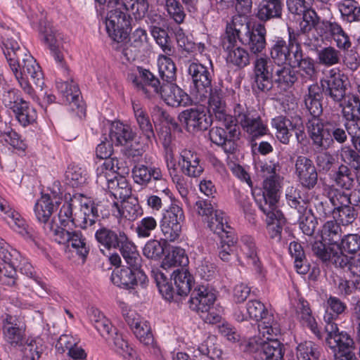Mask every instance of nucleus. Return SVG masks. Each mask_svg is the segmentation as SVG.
Here are the masks:
<instances>
[{"instance_id":"6ab92c4d","label":"nucleus","mask_w":360,"mask_h":360,"mask_svg":"<svg viewBox=\"0 0 360 360\" xmlns=\"http://www.w3.org/2000/svg\"><path fill=\"white\" fill-rule=\"evenodd\" d=\"M237 247L247 259L248 264L252 266L253 270L257 276L264 278L266 271L259 259L258 248L254 238L248 235L241 236L240 240H237Z\"/></svg>"},{"instance_id":"0eeeda50","label":"nucleus","mask_w":360,"mask_h":360,"mask_svg":"<svg viewBox=\"0 0 360 360\" xmlns=\"http://www.w3.org/2000/svg\"><path fill=\"white\" fill-rule=\"evenodd\" d=\"M302 18L299 23V30H295L291 27H288V32L290 34V40L295 43H300L307 46L309 49H316L319 46V38L309 37V32L313 28L316 29L319 22V17L315 11L308 9L302 12Z\"/></svg>"},{"instance_id":"3c124183","label":"nucleus","mask_w":360,"mask_h":360,"mask_svg":"<svg viewBox=\"0 0 360 360\" xmlns=\"http://www.w3.org/2000/svg\"><path fill=\"white\" fill-rule=\"evenodd\" d=\"M14 116L18 123L23 127L34 124L37 119V112L29 102L25 101L13 112Z\"/></svg>"},{"instance_id":"f8f14e48","label":"nucleus","mask_w":360,"mask_h":360,"mask_svg":"<svg viewBox=\"0 0 360 360\" xmlns=\"http://www.w3.org/2000/svg\"><path fill=\"white\" fill-rule=\"evenodd\" d=\"M184 219L181 207L172 202L163 213L160 221V226L165 241L174 242L179 238Z\"/></svg>"},{"instance_id":"a878e982","label":"nucleus","mask_w":360,"mask_h":360,"mask_svg":"<svg viewBox=\"0 0 360 360\" xmlns=\"http://www.w3.org/2000/svg\"><path fill=\"white\" fill-rule=\"evenodd\" d=\"M269 60L266 57H257L254 61L253 72L256 86L263 92L272 89V77L274 73L269 70Z\"/></svg>"},{"instance_id":"aec40b11","label":"nucleus","mask_w":360,"mask_h":360,"mask_svg":"<svg viewBox=\"0 0 360 360\" xmlns=\"http://www.w3.org/2000/svg\"><path fill=\"white\" fill-rule=\"evenodd\" d=\"M291 67H297L296 71L298 82L306 84L316 79L317 71L314 59L309 56L304 57L302 48L297 47L294 53Z\"/></svg>"},{"instance_id":"4be33fe9","label":"nucleus","mask_w":360,"mask_h":360,"mask_svg":"<svg viewBox=\"0 0 360 360\" xmlns=\"http://www.w3.org/2000/svg\"><path fill=\"white\" fill-rule=\"evenodd\" d=\"M325 330L327 333L326 343L333 354L350 349L354 346V342L351 336L345 331H340L337 324H326Z\"/></svg>"},{"instance_id":"1a4fd4ad","label":"nucleus","mask_w":360,"mask_h":360,"mask_svg":"<svg viewBox=\"0 0 360 360\" xmlns=\"http://www.w3.org/2000/svg\"><path fill=\"white\" fill-rule=\"evenodd\" d=\"M246 310L249 319L261 321L258 325V330L263 337L265 336V334L279 335L281 333L279 323L274 315L269 313L264 304L260 301L257 300L248 301L246 304Z\"/></svg>"},{"instance_id":"4468645a","label":"nucleus","mask_w":360,"mask_h":360,"mask_svg":"<svg viewBox=\"0 0 360 360\" xmlns=\"http://www.w3.org/2000/svg\"><path fill=\"white\" fill-rule=\"evenodd\" d=\"M329 117L323 120L315 117L308 120L307 129L313 146L320 150H326L332 146L329 129Z\"/></svg>"},{"instance_id":"b1692460","label":"nucleus","mask_w":360,"mask_h":360,"mask_svg":"<svg viewBox=\"0 0 360 360\" xmlns=\"http://www.w3.org/2000/svg\"><path fill=\"white\" fill-rule=\"evenodd\" d=\"M246 32L240 39L242 44L246 46L253 54L262 53L266 48V30L264 25L258 24L252 29L245 27Z\"/></svg>"},{"instance_id":"393cba45","label":"nucleus","mask_w":360,"mask_h":360,"mask_svg":"<svg viewBox=\"0 0 360 360\" xmlns=\"http://www.w3.org/2000/svg\"><path fill=\"white\" fill-rule=\"evenodd\" d=\"M132 177L135 183L141 186H147L152 181L158 182L162 188L166 184L160 168L154 166L148 167L143 164L134 165L132 169ZM161 191H164L165 189L162 188Z\"/></svg>"},{"instance_id":"13d9d810","label":"nucleus","mask_w":360,"mask_h":360,"mask_svg":"<svg viewBox=\"0 0 360 360\" xmlns=\"http://www.w3.org/2000/svg\"><path fill=\"white\" fill-rule=\"evenodd\" d=\"M67 184L72 187L82 186L86 184L87 173L85 169L75 164H70L65 173Z\"/></svg>"},{"instance_id":"72a5a7b5","label":"nucleus","mask_w":360,"mask_h":360,"mask_svg":"<svg viewBox=\"0 0 360 360\" xmlns=\"http://www.w3.org/2000/svg\"><path fill=\"white\" fill-rule=\"evenodd\" d=\"M207 98L209 112L214 115L216 120L226 122L228 117H233L227 113L226 102L220 90L212 88Z\"/></svg>"},{"instance_id":"774afa93","label":"nucleus","mask_w":360,"mask_h":360,"mask_svg":"<svg viewBox=\"0 0 360 360\" xmlns=\"http://www.w3.org/2000/svg\"><path fill=\"white\" fill-rule=\"evenodd\" d=\"M298 360H318L321 356L319 347L311 341H305L297 346Z\"/></svg>"},{"instance_id":"864d4df0","label":"nucleus","mask_w":360,"mask_h":360,"mask_svg":"<svg viewBox=\"0 0 360 360\" xmlns=\"http://www.w3.org/2000/svg\"><path fill=\"white\" fill-rule=\"evenodd\" d=\"M172 276L176 288V294L180 296L187 295L191 290L193 283V277L190 273L181 268L174 271Z\"/></svg>"},{"instance_id":"37998d69","label":"nucleus","mask_w":360,"mask_h":360,"mask_svg":"<svg viewBox=\"0 0 360 360\" xmlns=\"http://www.w3.org/2000/svg\"><path fill=\"white\" fill-rule=\"evenodd\" d=\"M252 195L259 210L266 215V218L271 219L276 214L281 216L282 212L278 209V200L260 191L258 193L253 192Z\"/></svg>"},{"instance_id":"58836bf2","label":"nucleus","mask_w":360,"mask_h":360,"mask_svg":"<svg viewBox=\"0 0 360 360\" xmlns=\"http://www.w3.org/2000/svg\"><path fill=\"white\" fill-rule=\"evenodd\" d=\"M274 72L272 83L274 82L278 88L287 90L298 81L296 71L290 65H278Z\"/></svg>"},{"instance_id":"79ce46f5","label":"nucleus","mask_w":360,"mask_h":360,"mask_svg":"<svg viewBox=\"0 0 360 360\" xmlns=\"http://www.w3.org/2000/svg\"><path fill=\"white\" fill-rule=\"evenodd\" d=\"M293 123V119L290 120L284 115H278L271 119V125L275 129V135L277 139L283 144H288L292 136L290 129Z\"/></svg>"},{"instance_id":"4d7b16f0","label":"nucleus","mask_w":360,"mask_h":360,"mask_svg":"<svg viewBox=\"0 0 360 360\" xmlns=\"http://www.w3.org/2000/svg\"><path fill=\"white\" fill-rule=\"evenodd\" d=\"M358 192L352 191L350 194L338 189H330L328 195L330 204L333 207H340L350 204H356L359 200H356Z\"/></svg>"},{"instance_id":"052dcab7","label":"nucleus","mask_w":360,"mask_h":360,"mask_svg":"<svg viewBox=\"0 0 360 360\" xmlns=\"http://www.w3.org/2000/svg\"><path fill=\"white\" fill-rule=\"evenodd\" d=\"M149 8L148 0H125L122 10L126 13H131L136 20H142L146 17Z\"/></svg>"},{"instance_id":"9b49d317","label":"nucleus","mask_w":360,"mask_h":360,"mask_svg":"<svg viewBox=\"0 0 360 360\" xmlns=\"http://www.w3.org/2000/svg\"><path fill=\"white\" fill-rule=\"evenodd\" d=\"M20 253L6 244L0 238V283L8 286H14L17 281L16 266Z\"/></svg>"},{"instance_id":"603ef678","label":"nucleus","mask_w":360,"mask_h":360,"mask_svg":"<svg viewBox=\"0 0 360 360\" xmlns=\"http://www.w3.org/2000/svg\"><path fill=\"white\" fill-rule=\"evenodd\" d=\"M226 60L229 65L243 69L250 63L249 52L244 48L237 46L226 51Z\"/></svg>"},{"instance_id":"f257e3e1","label":"nucleus","mask_w":360,"mask_h":360,"mask_svg":"<svg viewBox=\"0 0 360 360\" xmlns=\"http://www.w3.org/2000/svg\"><path fill=\"white\" fill-rule=\"evenodd\" d=\"M127 266L116 267L112 272L110 279L117 286L134 289L136 286L145 287L148 278L141 269V257L136 248L123 255Z\"/></svg>"},{"instance_id":"c85d7f7f","label":"nucleus","mask_w":360,"mask_h":360,"mask_svg":"<svg viewBox=\"0 0 360 360\" xmlns=\"http://www.w3.org/2000/svg\"><path fill=\"white\" fill-rule=\"evenodd\" d=\"M323 99V95L320 91L319 83L315 82L307 86V90L303 95V102L306 110L312 118H320L319 117L322 115Z\"/></svg>"},{"instance_id":"338daca9","label":"nucleus","mask_w":360,"mask_h":360,"mask_svg":"<svg viewBox=\"0 0 360 360\" xmlns=\"http://www.w3.org/2000/svg\"><path fill=\"white\" fill-rule=\"evenodd\" d=\"M70 236V240H68L67 246H71L78 255L82 259H86L89 252V247L86 243L85 237L79 231H71Z\"/></svg>"},{"instance_id":"8fccbe9b","label":"nucleus","mask_w":360,"mask_h":360,"mask_svg":"<svg viewBox=\"0 0 360 360\" xmlns=\"http://www.w3.org/2000/svg\"><path fill=\"white\" fill-rule=\"evenodd\" d=\"M338 8L343 21L353 22L360 20V5L355 0H342L338 3Z\"/></svg>"},{"instance_id":"69168bd1","label":"nucleus","mask_w":360,"mask_h":360,"mask_svg":"<svg viewBox=\"0 0 360 360\" xmlns=\"http://www.w3.org/2000/svg\"><path fill=\"white\" fill-rule=\"evenodd\" d=\"M63 227L58 226L56 217H53L52 224H46L44 230L56 243L67 245L68 240H70L71 231H67Z\"/></svg>"},{"instance_id":"412c9836","label":"nucleus","mask_w":360,"mask_h":360,"mask_svg":"<svg viewBox=\"0 0 360 360\" xmlns=\"http://www.w3.org/2000/svg\"><path fill=\"white\" fill-rule=\"evenodd\" d=\"M158 96L169 106L186 107L191 104L190 96L174 82L162 84V90Z\"/></svg>"},{"instance_id":"e433bc0d","label":"nucleus","mask_w":360,"mask_h":360,"mask_svg":"<svg viewBox=\"0 0 360 360\" xmlns=\"http://www.w3.org/2000/svg\"><path fill=\"white\" fill-rule=\"evenodd\" d=\"M132 108L141 134L148 141H152L155 139V133L146 108L140 103L134 101L132 102Z\"/></svg>"},{"instance_id":"a18cd8bd","label":"nucleus","mask_w":360,"mask_h":360,"mask_svg":"<svg viewBox=\"0 0 360 360\" xmlns=\"http://www.w3.org/2000/svg\"><path fill=\"white\" fill-rule=\"evenodd\" d=\"M113 205L117 208V216L129 221L136 220L142 214L141 207L135 198L129 197L122 200L120 207L117 202H114Z\"/></svg>"},{"instance_id":"9d476101","label":"nucleus","mask_w":360,"mask_h":360,"mask_svg":"<svg viewBox=\"0 0 360 360\" xmlns=\"http://www.w3.org/2000/svg\"><path fill=\"white\" fill-rule=\"evenodd\" d=\"M94 236L99 246L108 250L119 249L121 255L136 248L127 234L122 231H113L101 226L96 231Z\"/></svg>"},{"instance_id":"473e14b6","label":"nucleus","mask_w":360,"mask_h":360,"mask_svg":"<svg viewBox=\"0 0 360 360\" xmlns=\"http://www.w3.org/2000/svg\"><path fill=\"white\" fill-rule=\"evenodd\" d=\"M19 72L25 77H30L33 82L37 86L42 87L44 82V74L37 60L29 53H26L20 58Z\"/></svg>"},{"instance_id":"423d86ee","label":"nucleus","mask_w":360,"mask_h":360,"mask_svg":"<svg viewBox=\"0 0 360 360\" xmlns=\"http://www.w3.org/2000/svg\"><path fill=\"white\" fill-rule=\"evenodd\" d=\"M278 335L265 334L266 340L258 342L251 340L248 345V350L252 354L254 360H283V345L274 338Z\"/></svg>"},{"instance_id":"6e6552de","label":"nucleus","mask_w":360,"mask_h":360,"mask_svg":"<svg viewBox=\"0 0 360 360\" xmlns=\"http://www.w3.org/2000/svg\"><path fill=\"white\" fill-rule=\"evenodd\" d=\"M188 75L191 78L192 91L199 101H204L208 97L212 88L213 70L198 62H192L188 67Z\"/></svg>"},{"instance_id":"2f4dec72","label":"nucleus","mask_w":360,"mask_h":360,"mask_svg":"<svg viewBox=\"0 0 360 360\" xmlns=\"http://www.w3.org/2000/svg\"><path fill=\"white\" fill-rule=\"evenodd\" d=\"M58 202H53L48 194L42 195L34 205V212L37 221L43 225L45 229L46 224H52V215L53 211L57 209Z\"/></svg>"},{"instance_id":"bf43d9fd","label":"nucleus","mask_w":360,"mask_h":360,"mask_svg":"<svg viewBox=\"0 0 360 360\" xmlns=\"http://www.w3.org/2000/svg\"><path fill=\"white\" fill-rule=\"evenodd\" d=\"M219 244V257L224 262H229L237 246V236L235 233L221 236Z\"/></svg>"},{"instance_id":"7c9ffc66","label":"nucleus","mask_w":360,"mask_h":360,"mask_svg":"<svg viewBox=\"0 0 360 360\" xmlns=\"http://www.w3.org/2000/svg\"><path fill=\"white\" fill-rule=\"evenodd\" d=\"M222 349L214 336H210L194 349V360H221Z\"/></svg>"},{"instance_id":"20e7f679","label":"nucleus","mask_w":360,"mask_h":360,"mask_svg":"<svg viewBox=\"0 0 360 360\" xmlns=\"http://www.w3.org/2000/svg\"><path fill=\"white\" fill-rule=\"evenodd\" d=\"M347 79L340 69H330L319 81L320 91L327 98L340 103L345 98Z\"/></svg>"},{"instance_id":"c756f323","label":"nucleus","mask_w":360,"mask_h":360,"mask_svg":"<svg viewBox=\"0 0 360 360\" xmlns=\"http://www.w3.org/2000/svg\"><path fill=\"white\" fill-rule=\"evenodd\" d=\"M179 165L181 172L189 177H198L204 170L199 155L191 150L184 149L181 152Z\"/></svg>"},{"instance_id":"ea45409f","label":"nucleus","mask_w":360,"mask_h":360,"mask_svg":"<svg viewBox=\"0 0 360 360\" xmlns=\"http://www.w3.org/2000/svg\"><path fill=\"white\" fill-rule=\"evenodd\" d=\"M12 317H7L3 326V334L4 340L13 347L22 346L25 340V332L11 321Z\"/></svg>"},{"instance_id":"bb28decb","label":"nucleus","mask_w":360,"mask_h":360,"mask_svg":"<svg viewBox=\"0 0 360 360\" xmlns=\"http://www.w3.org/2000/svg\"><path fill=\"white\" fill-rule=\"evenodd\" d=\"M338 103L345 120V129L360 124V99L357 96H345L344 100Z\"/></svg>"},{"instance_id":"7ed1b4c3","label":"nucleus","mask_w":360,"mask_h":360,"mask_svg":"<svg viewBox=\"0 0 360 360\" xmlns=\"http://www.w3.org/2000/svg\"><path fill=\"white\" fill-rule=\"evenodd\" d=\"M215 300L216 295L213 290L207 285H200L191 292L189 307L199 314L205 323L214 324L221 320V316L213 307Z\"/></svg>"},{"instance_id":"c03bdc74","label":"nucleus","mask_w":360,"mask_h":360,"mask_svg":"<svg viewBox=\"0 0 360 360\" xmlns=\"http://www.w3.org/2000/svg\"><path fill=\"white\" fill-rule=\"evenodd\" d=\"M209 229L219 237L235 233L229 225L226 214L220 210H215L214 213L207 220Z\"/></svg>"},{"instance_id":"4c0bfd02","label":"nucleus","mask_w":360,"mask_h":360,"mask_svg":"<svg viewBox=\"0 0 360 360\" xmlns=\"http://www.w3.org/2000/svg\"><path fill=\"white\" fill-rule=\"evenodd\" d=\"M4 46V53L9 67L16 70V67H20V58L28 53L27 50L21 47L18 41L13 38H7Z\"/></svg>"},{"instance_id":"09e8293b","label":"nucleus","mask_w":360,"mask_h":360,"mask_svg":"<svg viewBox=\"0 0 360 360\" xmlns=\"http://www.w3.org/2000/svg\"><path fill=\"white\" fill-rule=\"evenodd\" d=\"M165 27L166 24L158 27L150 28V32L162 52L167 55L173 56L175 53V48L172 46V40Z\"/></svg>"},{"instance_id":"f704fd0d","label":"nucleus","mask_w":360,"mask_h":360,"mask_svg":"<svg viewBox=\"0 0 360 360\" xmlns=\"http://www.w3.org/2000/svg\"><path fill=\"white\" fill-rule=\"evenodd\" d=\"M283 6V0H262L258 5L257 16L262 21L281 18Z\"/></svg>"},{"instance_id":"de8ad7c7","label":"nucleus","mask_w":360,"mask_h":360,"mask_svg":"<svg viewBox=\"0 0 360 360\" xmlns=\"http://www.w3.org/2000/svg\"><path fill=\"white\" fill-rule=\"evenodd\" d=\"M327 309L323 316L326 324H336L334 321L347 309V304L340 298L330 295L327 301Z\"/></svg>"},{"instance_id":"5701e85b","label":"nucleus","mask_w":360,"mask_h":360,"mask_svg":"<svg viewBox=\"0 0 360 360\" xmlns=\"http://www.w3.org/2000/svg\"><path fill=\"white\" fill-rule=\"evenodd\" d=\"M41 34L44 42L48 46L56 62L65 72L68 73V69L64 62L63 54L60 51L63 39L61 34L52 26L48 25L45 26L44 30H41Z\"/></svg>"},{"instance_id":"c9c22d12","label":"nucleus","mask_w":360,"mask_h":360,"mask_svg":"<svg viewBox=\"0 0 360 360\" xmlns=\"http://www.w3.org/2000/svg\"><path fill=\"white\" fill-rule=\"evenodd\" d=\"M285 198L288 205L295 209L298 213H304L310 200L308 192L304 189L288 187L286 189Z\"/></svg>"},{"instance_id":"e2e57ef3","label":"nucleus","mask_w":360,"mask_h":360,"mask_svg":"<svg viewBox=\"0 0 360 360\" xmlns=\"http://www.w3.org/2000/svg\"><path fill=\"white\" fill-rule=\"evenodd\" d=\"M316 50L319 63L323 66L330 67L338 64L340 61V51L333 46H328L319 50L317 48Z\"/></svg>"},{"instance_id":"6e6d98bb","label":"nucleus","mask_w":360,"mask_h":360,"mask_svg":"<svg viewBox=\"0 0 360 360\" xmlns=\"http://www.w3.org/2000/svg\"><path fill=\"white\" fill-rule=\"evenodd\" d=\"M57 87L65 98L66 102L72 103L74 105L79 108L80 91L78 85L72 79L65 82H58Z\"/></svg>"},{"instance_id":"f03ea898","label":"nucleus","mask_w":360,"mask_h":360,"mask_svg":"<svg viewBox=\"0 0 360 360\" xmlns=\"http://www.w3.org/2000/svg\"><path fill=\"white\" fill-rule=\"evenodd\" d=\"M100 5L107 4L111 8L105 19L106 31L112 41H122L128 37V30L130 22L132 21L131 15L122 10L125 0H95Z\"/></svg>"},{"instance_id":"680f3d73","label":"nucleus","mask_w":360,"mask_h":360,"mask_svg":"<svg viewBox=\"0 0 360 360\" xmlns=\"http://www.w3.org/2000/svg\"><path fill=\"white\" fill-rule=\"evenodd\" d=\"M289 252L295 259V267L297 273L306 274L309 270V265L302 245L297 242H291L289 245Z\"/></svg>"},{"instance_id":"49530a36","label":"nucleus","mask_w":360,"mask_h":360,"mask_svg":"<svg viewBox=\"0 0 360 360\" xmlns=\"http://www.w3.org/2000/svg\"><path fill=\"white\" fill-rule=\"evenodd\" d=\"M169 56L160 54L158 58L159 75L165 84L174 82L176 79V68Z\"/></svg>"},{"instance_id":"f3484780","label":"nucleus","mask_w":360,"mask_h":360,"mask_svg":"<svg viewBox=\"0 0 360 360\" xmlns=\"http://www.w3.org/2000/svg\"><path fill=\"white\" fill-rule=\"evenodd\" d=\"M300 43H295L290 40L288 33V44L281 37H276L272 41L270 47V56L274 63L278 65H291L296 48H302Z\"/></svg>"},{"instance_id":"5fc2aeb1","label":"nucleus","mask_w":360,"mask_h":360,"mask_svg":"<svg viewBox=\"0 0 360 360\" xmlns=\"http://www.w3.org/2000/svg\"><path fill=\"white\" fill-rule=\"evenodd\" d=\"M108 191L115 199L121 200L130 197L131 193L127 179L123 176H119L118 174L114 177L113 181H110Z\"/></svg>"},{"instance_id":"ddd939ff","label":"nucleus","mask_w":360,"mask_h":360,"mask_svg":"<svg viewBox=\"0 0 360 360\" xmlns=\"http://www.w3.org/2000/svg\"><path fill=\"white\" fill-rule=\"evenodd\" d=\"M136 136V133L131 126L125 124L120 121L113 122L111 124L109 137L112 143L115 146H126L127 155L132 158H139L143 155V150L141 147L132 148V142Z\"/></svg>"},{"instance_id":"2eb2a0df","label":"nucleus","mask_w":360,"mask_h":360,"mask_svg":"<svg viewBox=\"0 0 360 360\" xmlns=\"http://www.w3.org/2000/svg\"><path fill=\"white\" fill-rule=\"evenodd\" d=\"M138 74H131L129 79L134 86L148 98L158 96L162 90L159 79L150 70L142 67L137 68Z\"/></svg>"},{"instance_id":"a211bd4d","label":"nucleus","mask_w":360,"mask_h":360,"mask_svg":"<svg viewBox=\"0 0 360 360\" xmlns=\"http://www.w3.org/2000/svg\"><path fill=\"white\" fill-rule=\"evenodd\" d=\"M295 174L300 184L308 190L313 189L318 182V173L313 161L303 155H299L295 163Z\"/></svg>"},{"instance_id":"0e129e2a","label":"nucleus","mask_w":360,"mask_h":360,"mask_svg":"<svg viewBox=\"0 0 360 360\" xmlns=\"http://www.w3.org/2000/svg\"><path fill=\"white\" fill-rule=\"evenodd\" d=\"M266 221L270 238L275 240L277 243H281L284 234L283 227L286 222L283 213H281V216H277L276 214L271 219L266 218Z\"/></svg>"},{"instance_id":"cd10ccee","label":"nucleus","mask_w":360,"mask_h":360,"mask_svg":"<svg viewBox=\"0 0 360 360\" xmlns=\"http://www.w3.org/2000/svg\"><path fill=\"white\" fill-rule=\"evenodd\" d=\"M313 253L323 262H330L335 266H343L347 262L346 255L340 252L338 248L326 247L321 240H315L311 244Z\"/></svg>"},{"instance_id":"dca6fc26","label":"nucleus","mask_w":360,"mask_h":360,"mask_svg":"<svg viewBox=\"0 0 360 360\" xmlns=\"http://www.w3.org/2000/svg\"><path fill=\"white\" fill-rule=\"evenodd\" d=\"M179 119L185 124L186 131L190 133L206 130L212 122L210 116L202 106L182 111L179 115Z\"/></svg>"},{"instance_id":"39448f33","label":"nucleus","mask_w":360,"mask_h":360,"mask_svg":"<svg viewBox=\"0 0 360 360\" xmlns=\"http://www.w3.org/2000/svg\"><path fill=\"white\" fill-rule=\"evenodd\" d=\"M219 122L220 126L213 127L210 130V139L213 143L221 146L226 153L233 154L237 150L239 127L234 124L233 117H228L226 122Z\"/></svg>"},{"instance_id":"a19ab883","label":"nucleus","mask_w":360,"mask_h":360,"mask_svg":"<svg viewBox=\"0 0 360 360\" xmlns=\"http://www.w3.org/2000/svg\"><path fill=\"white\" fill-rule=\"evenodd\" d=\"M98 205L84 203L81 205L80 211L75 214L76 226L86 229L94 225L98 219Z\"/></svg>"}]
</instances>
